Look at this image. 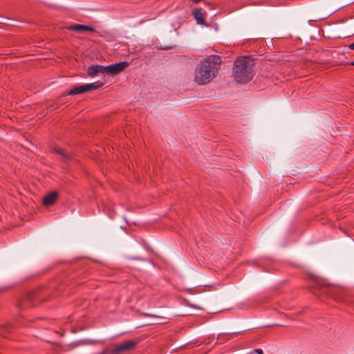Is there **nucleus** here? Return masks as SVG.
Instances as JSON below:
<instances>
[{"instance_id": "obj_1", "label": "nucleus", "mask_w": 354, "mask_h": 354, "mask_svg": "<svg viewBox=\"0 0 354 354\" xmlns=\"http://www.w3.org/2000/svg\"><path fill=\"white\" fill-rule=\"evenodd\" d=\"M221 64V57L217 55H210L201 62L196 68L195 82L199 85L210 82L216 77Z\"/></svg>"}, {"instance_id": "obj_2", "label": "nucleus", "mask_w": 354, "mask_h": 354, "mask_svg": "<svg viewBox=\"0 0 354 354\" xmlns=\"http://www.w3.org/2000/svg\"><path fill=\"white\" fill-rule=\"evenodd\" d=\"M254 63L247 57H239L234 62L233 73L239 83L245 84L252 79Z\"/></svg>"}, {"instance_id": "obj_3", "label": "nucleus", "mask_w": 354, "mask_h": 354, "mask_svg": "<svg viewBox=\"0 0 354 354\" xmlns=\"http://www.w3.org/2000/svg\"><path fill=\"white\" fill-rule=\"evenodd\" d=\"M313 292L317 297L326 295L332 297L337 302L344 303L346 301L345 290L339 287L317 285L313 288Z\"/></svg>"}, {"instance_id": "obj_4", "label": "nucleus", "mask_w": 354, "mask_h": 354, "mask_svg": "<svg viewBox=\"0 0 354 354\" xmlns=\"http://www.w3.org/2000/svg\"><path fill=\"white\" fill-rule=\"evenodd\" d=\"M138 343V340L131 339L126 340L118 344H115L111 350V354H118L126 351L132 350L136 347Z\"/></svg>"}, {"instance_id": "obj_5", "label": "nucleus", "mask_w": 354, "mask_h": 354, "mask_svg": "<svg viewBox=\"0 0 354 354\" xmlns=\"http://www.w3.org/2000/svg\"><path fill=\"white\" fill-rule=\"evenodd\" d=\"M129 66V63L128 62H121L105 66L106 74L111 75H118L122 72Z\"/></svg>"}, {"instance_id": "obj_6", "label": "nucleus", "mask_w": 354, "mask_h": 354, "mask_svg": "<svg viewBox=\"0 0 354 354\" xmlns=\"http://www.w3.org/2000/svg\"><path fill=\"white\" fill-rule=\"evenodd\" d=\"M102 86V84H101L100 85H95L94 83L84 84L80 86L75 87V88L71 90L68 92V95H77V94L84 93H86L88 91L97 89L98 88H100Z\"/></svg>"}, {"instance_id": "obj_7", "label": "nucleus", "mask_w": 354, "mask_h": 354, "mask_svg": "<svg viewBox=\"0 0 354 354\" xmlns=\"http://www.w3.org/2000/svg\"><path fill=\"white\" fill-rule=\"evenodd\" d=\"M87 73L88 75L91 77L99 75H104L106 74L105 66L98 64L91 65L88 68Z\"/></svg>"}, {"instance_id": "obj_8", "label": "nucleus", "mask_w": 354, "mask_h": 354, "mask_svg": "<svg viewBox=\"0 0 354 354\" xmlns=\"http://www.w3.org/2000/svg\"><path fill=\"white\" fill-rule=\"evenodd\" d=\"M52 151L60 156L61 160L64 162H68L73 158L72 154L65 151L63 149L57 146L53 147Z\"/></svg>"}, {"instance_id": "obj_9", "label": "nucleus", "mask_w": 354, "mask_h": 354, "mask_svg": "<svg viewBox=\"0 0 354 354\" xmlns=\"http://www.w3.org/2000/svg\"><path fill=\"white\" fill-rule=\"evenodd\" d=\"M58 198V193L57 192H52L47 195H46L43 199V204L45 206H50L53 205L56 200Z\"/></svg>"}, {"instance_id": "obj_10", "label": "nucleus", "mask_w": 354, "mask_h": 354, "mask_svg": "<svg viewBox=\"0 0 354 354\" xmlns=\"http://www.w3.org/2000/svg\"><path fill=\"white\" fill-rule=\"evenodd\" d=\"M66 28L69 30H74V31H77L79 32H82L84 31H91V32L95 31V29L93 27L86 26V25H82V24H73V25L67 26Z\"/></svg>"}, {"instance_id": "obj_11", "label": "nucleus", "mask_w": 354, "mask_h": 354, "mask_svg": "<svg viewBox=\"0 0 354 354\" xmlns=\"http://www.w3.org/2000/svg\"><path fill=\"white\" fill-rule=\"evenodd\" d=\"M194 17L196 20L198 24L205 25V17L204 14L200 9H196L194 11Z\"/></svg>"}, {"instance_id": "obj_12", "label": "nucleus", "mask_w": 354, "mask_h": 354, "mask_svg": "<svg viewBox=\"0 0 354 354\" xmlns=\"http://www.w3.org/2000/svg\"><path fill=\"white\" fill-rule=\"evenodd\" d=\"M237 334H238V333L219 334L218 339H230L232 336H234Z\"/></svg>"}, {"instance_id": "obj_13", "label": "nucleus", "mask_w": 354, "mask_h": 354, "mask_svg": "<svg viewBox=\"0 0 354 354\" xmlns=\"http://www.w3.org/2000/svg\"><path fill=\"white\" fill-rule=\"evenodd\" d=\"M10 330H11V327L10 325H6V326H2L0 328V335L5 336L6 333L10 332Z\"/></svg>"}, {"instance_id": "obj_14", "label": "nucleus", "mask_w": 354, "mask_h": 354, "mask_svg": "<svg viewBox=\"0 0 354 354\" xmlns=\"http://www.w3.org/2000/svg\"><path fill=\"white\" fill-rule=\"evenodd\" d=\"M253 353L263 354V351L259 348L253 350L250 354H253Z\"/></svg>"}, {"instance_id": "obj_15", "label": "nucleus", "mask_w": 354, "mask_h": 354, "mask_svg": "<svg viewBox=\"0 0 354 354\" xmlns=\"http://www.w3.org/2000/svg\"><path fill=\"white\" fill-rule=\"evenodd\" d=\"M349 48L352 49V50H354V42L349 45Z\"/></svg>"}, {"instance_id": "obj_16", "label": "nucleus", "mask_w": 354, "mask_h": 354, "mask_svg": "<svg viewBox=\"0 0 354 354\" xmlns=\"http://www.w3.org/2000/svg\"><path fill=\"white\" fill-rule=\"evenodd\" d=\"M32 295H28V296L26 297V299H27V300L31 299H32Z\"/></svg>"}, {"instance_id": "obj_17", "label": "nucleus", "mask_w": 354, "mask_h": 354, "mask_svg": "<svg viewBox=\"0 0 354 354\" xmlns=\"http://www.w3.org/2000/svg\"><path fill=\"white\" fill-rule=\"evenodd\" d=\"M171 48L170 47H164V48H162V49H164V50H168V49H170Z\"/></svg>"}, {"instance_id": "obj_18", "label": "nucleus", "mask_w": 354, "mask_h": 354, "mask_svg": "<svg viewBox=\"0 0 354 354\" xmlns=\"http://www.w3.org/2000/svg\"><path fill=\"white\" fill-rule=\"evenodd\" d=\"M350 65H351V66H354V60H353V61H352V62L350 63Z\"/></svg>"}]
</instances>
